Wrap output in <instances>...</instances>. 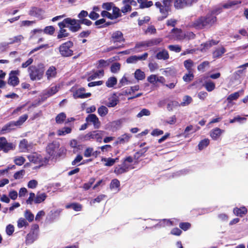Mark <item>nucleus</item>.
I'll return each mask as SVG.
<instances>
[{
  "mask_svg": "<svg viewBox=\"0 0 248 248\" xmlns=\"http://www.w3.org/2000/svg\"><path fill=\"white\" fill-rule=\"evenodd\" d=\"M174 7L176 9H182L187 7L186 0H174Z\"/></svg>",
  "mask_w": 248,
  "mask_h": 248,
  "instance_id": "obj_24",
  "label": "nucleus"
},
{
  "mask_svg": "<svg viewBox=\"0 0 248 248\" xmlns=\"http://www.w3.org/2000/svg\"><path fill=\"white\" fill-rule=\"evenodd\" d=\"M222 8H218L213 10L210 14L207 15L205 16H201L188 25L189 27L196 29L201 30L205 28L210 27L217 21V18L215 15L220 13Z\"/></svg>",
  "mask_w": 248,
  "mask_h": 248,
  "instance_id": "obj_1",
  "label": "nucleus"
},
{
  "mask_svg": "<svg viewBox=\"0 0 248 248\" xmlns=\"http://www.w3.org/2000/svg\"><path fill=\"white\" fill-rule=\"evenodd\" d=\"M209 64V62L208 61H204L198 66V70L199 71L203 72L204 71L205 68L208 66Z\"/></svg>",
  "mask_w": 248,
  "mask_h": 248,
  "instance_id": "obj_60",
  "label": "nucleus"
},
{
  "mask_svg": "<svg viewBox=\"0 0 248 248\" xmlns=\"http://www.w3.org/2000/svg\"><path fill=\"white\" fill-rule=\"evenodd\" d=\"M46 75L48 80L55 78L57 75V69L54 66H50L46 72Z\"/></svg>",
  "mask_w": 248,
  "mask_h": 248,
  "instance_id": "obj_17",
  "label": "nucleus"
},
{
  "mask_svg": "<svg viewBox=\"0 0 248 248\" xmlns=\"http://www.w3.org/2000/svg\"><path fill=\"white\" fill-rule=\"evenodd\" d=\"M112 20L115 19L122 16L121 10L115 5L112 8Z\"/></svg>",
  "mask_w": 248,
  "mask_h": 248,
  "instance_id": "obj_35",
  "label": "nucleus"
},
{
  "mask_svg": "<svg viewBox=\"0 0 248 248\" xmlns=\"http://www.w3.org/2000/svg\"><path fill=\"white\" fill-rule=\"evenodd\" d=\"M28 225L27 222L23 218H20L18 219L17 222V226L18 228H21L23 226H26Z\"/></svg>",
  "mask_w": 248,
  "mask_h": 248,
  "instance_id": "obj_63",
  "label": "nucleus"
},
{
  "mask_svg": "<svg viewBox=\"0 0 248 248\" xmlns=\"http://www.w3.org/2000/svg\"><path fill=\"white\" fill-rule=\"evenodd\" d=\"M131 137V135L125 133L118 137L115 144L117 145L118 144H124L125 143L128 142Z\"/></svg>",
  "mask_w": 248,
  "mask_h": 248,
  "instance_id": "obj_19",
  "label": "nucleus"
},
{
  "mask_svg": "<svg viewBox=\"0 0 248 248\" xmlns=\"http://www.w3.org/2000/svg\"><path fill=\"white\" fill-rule=\"evenodd\" d=\"M223 132L224 130L216 127L211 131L210 135L213 140H217Z\"/></svg>",
  "mask_w": 248,
  "mask_h": 248,
  "instance_id": "obj_20",
  "label": "nucleus"
},
{
  "mask_svg": "<svg viewBox=\"0 0 248 248\" xmlns=\"http://www.w3.org/2000/svg\"><path fill=\"white\" fill-rule=\"evenodd\" d=\"M44 71V66L42 63H40L37 66H30L28 69L30 79L33 81L41 79L43 77Z\"/></svg>",
  "mask_w": 248,
  "mask_h": 248,
  "instance_id": "obj_2",
  "label": "nucleus"
},
{
  "mask_svg": "<svg viewBox=\"0 0 248 248\" xmlns=\"http://www.w3.org/2000/svg\"><path fill=\"white\" fill-rule=\"evenodd\" d=\"M25 159L23 156H18L14 160L15 164L18 166H21L24 164Z\"/></svg>",
  "mask_w": 248,
  "mask_h": 248,
  "instance_id": "obj_59",
  "label": "nucleus"
},
{
  "mask_svg": "<svg viewBox=\"0 0 248 248\" xmlns=\"http://www.w3.org/2000/svg\"><path fill=\"white\" fill-rule=\"evenodd\" d=\"M42 10L36 7H32L30 11L29 14L31 16L40 18L42 16Z\"/></svg>",
  "mask_w": 248,
  "mask_h": 248,
  "instance_id": "obj_27",
  "label": "nucleus"
},
{
  "mask_svg": "<svg viewBox=\"0 0 248 248\" xmlns=\"http://www.w3.org/2000/svg\"><path fill=\"white\" fill-rule=\"evenodd\" d=\"M119 102V100L116 97H112L109 99L108 102L107 103L106 105L108 107H115Z\"/></svg>",
  "mask_w": 248,
  "mask_h": 248,
  "instance_id": "obj_39",
  "label": "nucleus"
},
{
  "mask_svg": "<svg viewBox=\"0 0 248 248\" xmlns=\"http://www.w3.org/2000/svg\"><path fill=\"white\" fill-rule=\"evenodd\" d=\"M121 65L118 62H115L113 63L110 67L111 72L113 73H117L120 69Z\"/></svg>",
  "mask_w": 248,
  "mask_h": 248,
  "instance_id": "obj_50",
  "label": "nucleus"
},
{
  "mask_svg": "<svg viewBox=\"0 0 248 248\" xmlns=\"http://www.w3.org/2000/svg\"><path fill=\"white\" fill-rule=\"evenodd\" d=\"M243 91L241 90L237 92H235L232 94L229 95L227 98V100L229 103H231L233 100H236L237 99L239 98L241 93H243Z\"/></svg>",
  "mask_w": 248,
  "mask_h": 248,
  "instance_id": "obj_30",
  "label": "nucleus"
},
{
  "mask_svg": "<svg viewBox=\"0 0 248 248\" xmlns=\"http://www.w3.org/2000/svg\"><path fill=\"white\" fill-rule=\"evenodd\" d=\"M241 3V1L229 0L226 3L222 5V7L225 9H229L232 7L233 6L236 5Z\"/></svg>",
  "mask_w": 248,
  "mask_h": 248,
  "instance_id": "obj_32",
  "label": "nucleus"
},
{
  "mask_svg": "<svg viewBox=\"0 0 248 248\" xmlns=\"http://www.w3.org/2000/svg\"><path fill=\"white\" fill-rule=\"evenodd\" d=\"M18 126L16 125L15 121H11L9 123L5 124L2 128V131H8L9 132L12 130L15 129V127Z\"/></svg>",
  "mask_w": 248,
  "mask_h": 248,
  "instance_id": "obj_28",
  "label": "nucleus"
},
{
  "mask_svg": "<svg viewBox=\"0 0 248 248\" xmlns=\"http://www.w3.org/2000/svg\"><path fill=\"white\" fill-rule=\"evenodd\" d=\"M25 217L29 221L31 222L34 218V215L28 210L25 212Z\"/></svg>",
  "mask_w": 248,
  "mask_h": 248,
  "instance_id": "obj_56",
  "label": "nucleus"
},
{
  "mask_svg": "<svg viewBox=\"0 0 248 248\" xmlns=\"http://www.w3.org/2000/svg\"><path fill=\"white\" fill-rule=\"evenodd\" d=\"M66 115L63 112L59 114L56 117L55 120L57 124H62L66 119Z\"/></svg>",
  "mask_w": 248,
  "mask_h": 248,
  "instance_id": "obj_45",
  "label": "nucleus"
},
{
  "mask_svg": "<svg viewBox=\"0 0 248 248\" xmlns=\"http://www.w3.org/2000/svg\"><path fill=\"white\" fill-rule=\"evenodd\" d=\"M151 115L150 111L147 108L142 109L137 115L138 118H141L143 116H148Z\"/></svg>",
  "mask_w": 248,
  "mask_h": 248,
  "instance_id": "obj_46",
  "label": "nucleus"
},
{
  "mask_svg": "<svg viewBox=\"0 0 248 248\" xmlns=\"http://www.w3.org/2000/svg\"><path fill=\"white\" fill-rule=\"evenodd\" d=\"M71 129L70 127H65L63 128L60 129L58 131V134L59 136L65 135L67 134L71 133Z\"/></svg>",
  "mask_w": 248,
  "mask_h": 248,
  "instance_id": "obj_48",
  "label": "nucleus"
},
{
  "mask_svg": "<svg viewBox=\"0 0 248 248\" xmlns=\"http://www.w3.org/2000/svg\"><path fill=\"white\" fill-rule=\"evenodd\" d=\"M194 78V75L192 73V72H188V74H185L183 77V79L185 82H190L193 80Z\"/></svg>",
  "mask_w": 248,
  "mask_h": 248,
  "instance_id": "obj_52",
  "label": "nucleus"
},
{
  "mask_svg": "<svg viewBox=\"0 0 248 248\" xmlns=\"http://www.w3.org/2000/svg\"><path fill=\"white\" fill-rule=\"evenodd\" d=\"M137 1L140 4L139 8L140 9L149 8L153 5L152 1H147V0H137Z\"/></svg>",
  "mask_w": 248,
  "mask_h": 248,
  "instance_id": "obj_29",
  "label": "nucleus"
},
{
  "mask_svg": "<svg viewBox=\"0 0 248 248\" xmlns=\"http://www.w3.org/2000/svg\"><path fill=\"white\" fill-rule=\"evenodd\" d=\"M55 31V28L52 26H49L46 27L44 30V32L49 34L52 35L54 33Z\"/></svg>",
  "mask_w": 248,
  "mask_h": 248,
  "instance_id": "obj_53",
  "label": "nucleus"
},
{
  "mask_svg": "<svg viewBox=\"0 0 248 248\" xmlns=\"http://www.w3.org/2000/svg\"><path fill=\"white\" fill-rule=\"evenodd\" d=\"M59 91V87L54 86L50 87L44 91L43 93V96L44 97L47 98L55 94Z\"/></svg>",
  "mask_w": 248,
  "mask_h": 248,
  "instance_id": "obj_18",
  "label": "nucleus"
},
{
  "mask_svg": "<svg viewBox=\"0 0 248 248\" xmlns=\"http://www.w3.org/2000/svg\"><path fill=\"white\" fill-rule=\"evenodd\" d=\"M46 197H47L46 194L45 193H38L36 194V197L35 196L34 202L35 203H41L42 202H44L46 200Z\"/></svg>",
  "mask_w": 248,
  "mask_h": 248,
  "instance_id": "obj_31",
  "label": "nucleus"
},
{
  "mask_svg": "<svg viewBox=\"0 0 248 248\" xmlns=\"http://www.w3.org/2000/svg\"><path fill=\"white\" fill-rule=\"evenodd\" d=\"M24 174L25 170H21L16 172L14 175V177L15 179H19L22 178Z\"/></svg>",
  "mask_w": 248,
  "mask_h": 248,
  "instance_id": "obj_57",
  "label": "nucleus"
},
{
  "mask_svg": "<svg viewBox=\"0 0 248 248\" xmlns=\"http://www.w3.org/2000/svg\"><path fill=\"white\" fill-rule=\"evenodd\" d=\"M118 160V158H102V161L106 162L105 164V166H112L114 163L117 162Z\"/></svg>",
  "mask_w": 248,
  "mask_h": 248,
  "instance_id": "obj_36",
  "label": "nucleus"
},
{
  "mask_svg": "<svg viewBox=\"0 0 248 248\" xmlns=\"http://www.w3.org/2000/svg\"><path fill=\"white\" fill-rule=\"evenodd\" d=\"M225 52L226 49L223 46L217 48L213 53V56L214 58H220Z\"/></svg>",
  "mask_w": 248,
  "mask_h": 248,
  "instance_id": "obj_25",
  "label": "nucleus"
},
{
  "mask_svg": "<svg viewBox=\"0 0 248 248\" xmlns=\"http://www.w3.org/2000/svg\"><path fill=\"white\" fill-rule=\"evenodd\" d=\"M233 213L236 216L242 217L247 214V209L245 206L241 207L240 208L236 207L233 209Z\"/></svg>",
  "mask_w": 248,
  "mask_h": 248,
  "instance_id": "obj_23",
  "label": "nucleus"
},
{
  "mask_svg": "<svg viewBox=\"0 0 248 248\" xmlns=\"http://www.w3.org/2000/svg\"><path fill=\"white\" fill-rule=\"evenodd\" d=\"M108 108L104 106H101L97 110L98 113L101 117L105 116L108 113Z\"/></svg>",
  "mask_w": 248,
  "mask_h": 248,
  "instance_id": "obj_41",
  "label": "nucleus"
},
{
  "mask_svg": "<svg viewBox=\"0 0 248 248\" xmlns=\"http://www.w3.org/2000/svg\"><path fill=\"white\" fill-rule=\"evenodd\" d=\"M171 32L173 33V38L176 40H182L185 39L184 33L182 30L178 28H173Z\"/></svg>",
  "mask_w": 248,
  "mask_h": 248,
  "instance_id": "obj_16",
  "label": "nucleus"
},
{
  "mask_svg": "<svg viewBox=\"0 0 248 248\" xmlns=\"http://www.w3.org/2000/svg\"><path fill=\"white\" fill-rule=\"evenodd\" d=\"M247 67H248V62L238 66V68H243V69L238 70L233 73V76L234 77L235 79H236L240 78L241 77V75L243 73Z\"/></svg>",
  "mask_w": 248,
  "mask_h": 248,
  "instance_id": "obj_26",
  "label": "nucleus"
},
{
  "mask_svg": "<svg viewBox=\"0 0 248 248\" xmlns=\"http://www.w3.org/2000/svg\"><path fill=\"white\" fill-rule=\"evenodd\" d=\"M168 48L170 51L177 53L180 52L181 50V47L179 45H169L168 46Z\"/></svg>",
  "mask_w": 248,
  "mask_h": 248,
  "instance_id": "obj_58",
  "label": "nucleus"
},
{
  "mask_svg": "<svg viewBox=\"0 0 248 248\" xmlns=\"http://www.w3.org/2000/svg\"><path fill=\"white\" fill-rule=\"evenodd\" d=\"M27 157L31 162L35 164H38L39 166H42L47 163L49 160V157H43L41 155L36 153L30 154Z\"/></svg>",
  "mask_w": 248,
  "mask_h": 248,
  "instance_id": "obj_3",
  "label": "nucleus"
},
{
  "mask_svg": "<svg viewBox=\"0 0 248 248\" xmlns=\"http://www.w3.org/2000/svg\"><path fill=\"white\" fill-rule=\"evenodd\" d=\"M24 37L21 35H19L9 39L10 42L6 44V46L12 45L14 43H18L23 40Z\"/></svg>",
  "mask_w": 248,
  "mask_h": 248,
  "instance_id": "obj_34",
  "label": "nucleus"
},
{
  "mask_svg": "<svg viewBox=\"0 0 248 248\" xmlns=\"http://www.w3.org/2000/svg\"><path fill=\"white\" fill-rule=\"evenodd\" d=\"M210 140L208 139H205L202 140L198 144V148L200 150H202L205 148L209 144Z\"/></svg>",
  "mask_w": 248,
  "mask_h": 248,
  "instance_id": "obj_40",
  "label": "nucleus"
},
{
  "mask_svg": "<svg viewBox=\"0 0 248 248\" xmlns=\"http://www.w3.org/2000/svg\"><path fill=\"white\" fill-rule=\"evenodd\" d=\"M192 101V98L186 95L184 97L183 101L181 103L180 105L181 106H186L188 105Z\"/></svg>",
  "mask_w": 248,
  "mask_h": 248,
  "instance_id": "obj_47",
  "label": "nucleus"
},
{
  "mask_svg": "<svg viewBox=\"0 0 248 248\" xmlns=\"http://www.w3.org/2000/svg\"><path fill=\"white\" fill-rule=\"evenodd\" d=\"M204 86L208 92H212L215 88V84L212 81L205 82Z\"/></svg>",
  "mask_w": 248,
  "mask_h": 248,
  "instance_id": "obj_43",
  "label": "nucleus"
},
{
  "mask_svg": "<svg viewBox=\"0 0 248 248\" xmlns=\"http://www.w3.org/2000/svg\"><path fill=\"white\" fill-rule=\"evenodd\" d=\"M68 28L73 32H75L81 29V27L78 20L68 17L67 21Z\"/></svg>",
  "mask_w": 248,
  "mask_h": 248,
  "instance_id": "obj_8",
  "label": "nucleus"
},
{
  "mask_svg": "<svg viewBox=\"0 0 248 248\" xmlns=\"http://www.w3.org/2000/svg\"><path fill=\"white\" fill-rule=\"evenodd\" d=\"M38 185V182L35 180H31L28 183V187L30 188H35Z\"/></svg>",
  "mask_w": 248,
  "mask_h": 248,
  "instance_id": "obj_64",
  "label": "nucleus"
},
{
  "mask_svg": "<svg viewBox=\"0 0 248 248\" xmlns=\"http://www.w3.org/2000/svg\"><path fill=\"white\" fill-rule=\"evenodd\" d=\"M122 3L124 4V6L121 8V12L124 14H126L132 10V7L130 6L127 0H123Z\"/></svg>",
  "mask_w": 248,
  "mask_h": 248,
  "instance_id": "obj_33",
  "label": "nucleus"
},
{
  "mask_svg": "<svg viewBox=\"0 0 248 248\" xmlns=\"http://www.w3.org/2000/svg\"><path fill=\"white\" fill-rule=\"evenodd\" d=\"M120 184L119 181L117 179H113L110 184V188L113 189L115 188H118L120 186Z\"/></svg>",
  "mask_w": 248,
  "mask_h": 248,
  "instance_id": "obj_54",
  "label": "nucleus"
},
{
  "mask_svg": "<svg viewBox=\"0 0 248 248\" xmlns=\"http://www.w3.org/2000/svg\"><path fill=\"white\" fill-rule=\"evenodd\" d=\"M104 132L102 131H93L88 133L84 136V140H89L92 139L101 142L104 135Z\"/></svg>",
  "mask_w": 248,
  "mask_h": 248,
  "instance_id": "obj_6",
  "label": "nucleus"
},
{
  "mask_svg": "<svg viewBox=\"0 0 248 248\" xmlns=\"http://www.w3.org/2000/svg\"><path fill=\"white\" fill-rule=\"evenodd\" d=\"M73 43L69 41L62 44L59 46V52L62 57H70L73 55V51L70 48L73 46Z\"/></svg>",
  "mask_w": 248,
  "mask_h": 248,
  "instance_id": "obj_4",
  "label": "nucleus"
},
{
  "mask_svg": "<svg viewBox=\"0 0 248 248\" xmlns=\"http://www.w3.org/2000/svg\"><path fill=\"white\" fill-rule=\"evenodd\" d=\"M65 207L67 209L72 208L76 211H79L81 210L82 206L81 204L78 203H72L66 205Z\"/></svg>",
  "mask_w": 248,
  "mask_h": 248,
  "instance_id": "obj_38",
  "label": "nucleus"
},
{
  "mask_svg": "<svg viewBox=\"0 0 248 248\" xmlns=\"http://www.w3.org/2000/svg\"><path fill=\"white\" fill-rule=\"evenodd\" d=\"M86 121L88 123H92L95 128H98L100 127V122L95 114H90L88 115L86 118Z\"/></svg>",
  "mask_w": 248,
  "mask_h": 248,
  "instance_id": "obj_14",
  "label": "nucleus"
},
{
  "mask_svg": "<svg viewBox=\"0 0 248 248\" xmlns=\"http://www.w3.org/2000/svg\"><path fill=\"white\" fill-rule=\"evenodd\" d=\"M172 2V0H162V9L161 10V14L163 16L158 17L159 20H162L168 16L169 12L171 11Z\"/></svg>",
  "mask_w": 248,
  "mask_h": 248,
  "instance_id": "obj_5",
  "label": "nucleus"
},
{
  "mask_svg": "<svg viewBox=\"0 0 248 248\" xmlns=\"http://www.w3.org/2000/svg\"><path fill=\"white\" fill-rule=\"evenodd\" d=\"M156 58L158 60H168L169 58V55L168 51L164 49L162 50L159 51L156 54Z\"/></svg>",
  "mask_w": 248,
  "mask_h": 248,
  "instance_id": "obj_22",
  "label": "nucleus"
},
{
  "mask_svg": "<svg viewBox=\"0 0 248 248\" xmlns=\"http://www.w3.org/2000/svg\"><path fill=\"white\" fill-rule=\"evenodd\" d=\"M33 147V143L32 142H29L26 139H23L21 140L19 144V149L22 152L31 151Z\"/></svg>",
  "mask_w": 248,
  "mask_h": 248,
  "instance_id": "obj_10",
  "label": "nucleus"
},
{
  "mask_svg": "<svg viewBox=\"0 0 248 248\" xmlns=\"http://www.w3.org/2000/svg\"><path fill=\"white\" fill-rule=\"evenodd\" d=\"M125 39L124 37L123 33L119 31H117L112 32L111 35L110 42L114 44L119 43H124Z\"/></svg>",
  "mask_w": 248,
  "mask_h": 248,
  "instance_id": "obj_9",
  "label": "nucleus"
},
{
  "mask_svg": "<svg viewBox=\"0 0 248 248\" xmlns=\"http://www.w3.org/2000/svg\"><path fill=\"white\" fill-rule=\"evenodd\" d=\"M14 232V227L12 224H9L6 228V232L7 235H11Z\"/></svg>",
  "mask_w": 248,
  "mask_h": 248,
  "instance_id": "obj_61",
  "label": "nucleus"
},
{
  "mask_svg": "<svg viewBox=\"0 0 248 248\" xmlns=\"http://www.w3.org/2000/svg\"><path fill=\"white\" fill-rule=\"evenodd\" d=\"M59 147V142L54 141L48 144L46 148V151L50 156H53L55 154L56 151Z\"/></svg>",
  "mask_w": 248,
  "mask_h": 248,
  "instance_id": "obj_11",
  "label": "nucleus"
},
{
  "mask_svg": "<svg viewBox=\"0 0 248 248\" xmlns=\"http://www.w3.org/2000/svg\"><path fill=\"white\" fill-rule=\"evenodd\" d=\"M184 65L188 72H192V67L194 65V62L191 60L188 59L185 60L184 62Z\"/></svg>",
  "mask_w": 248,
  "mask_h": 248,
  "instance_id": "obj_37",
  "label": "nucleus"
},
{
  "mask_svg": "<svg viewBox=\"0 0 248 248\" xmlns=\"http://www.w3.org/2000/svg\"><path fill=\"white\" fill-rule=\"evenodd\" d=\"M69 34L68 33L65 29H60L58 35V39H61L62 38H64L68 37Z\"/></svg>",
  "mask_w": 248,
  "mask_h": 248,
  "instance_id": "obj_49",
  "label": "nucleus"
},
{
  "mask_svg": "<svg viewBox=\"0 0 248 248\" xmlns=\"http://www.w3.org/2000/svg\"><path fill=\"white\" fill-rule=\"evenodd\" d=\"M28 118V115L27 114H24L21 116H20L18 120L16 122V125L18 126H20L22 125L24 122H25Z\"/></svg>",
  "mask_w": 248,
  "mask_h": 248,
  "instance_id": "obj_51",
  "label": "nucleus"
},
{
  "mask_svg": "<svg viewBox=\"0 0 248 248\" xmlns=\"http://www.w3.org/2000/svg\"><path fill=\"white\" fill-rule=\"evenodd\" d=\"M130 165L123 162L121 165L117 166L114 170V172L117 174H120L127 172L129 169Z\"/></svg>",
  "mask_w": 248,
  "mask_h": 248,
  "instance_id": "obj_15",
  "label": "nucleus"
},
{
  "mask_svg": "<svg viewBox=\"0 0 248 248\" xmlns=\"http://www.w3.org/2000/svg\"><path fill=\"white\" fill-rule=\"evenodd\" d=\"M134 74L135 78L139 80H142L145 77L144 73L140 69L136 70Z\"/></svg>",
  "mask_w": 248,
  "mask_h": 248,
  "instance_id": "obj_44",
  "label": "nucleus"
},
{
  "mask_svg": "<svg viewBox=\"0 0 248 248\" xmlns=\"http://www.w3.org/2000/svg\"><path fill=\"white\" fill-rule=\"evenodd\" d=\"M37 232L34 230L28 233L26 236V242L27 244H32L37 238Z\"/></svg>",
  "mask_w": 248,
  "mask_h": 248,
  "instance_id": "obj_21",
  "label": "nucleus"
},
{
  "mask_svg": "<svg viewBox=\"0 0 248 248\" xmlns=\"http://www.w3.org/2000/svg\"><path fill=\"white\" fill-rule=\"evenodd\" d=\"M89 16L87 11L85 10H82L78 15V20L86 18V17Z\"/></svg>",
  "mask_w": 248,
  "mask_h": 248,
  "instance_id": "obj_62",
  "label": "nucleus"
},
{
  "mask_svg": "<svg viewBox=\"0 0 248 248\" xmlns=\"http://www.w3.org/2000/svg\"><path fill=\"white\" fill-rule=\"evenodd\" d=\"M117 83V79L115 77H110L106 82V85L108 87L111 88Z\"/></svg>",
  "mask_w": 248,
  "mask_h": 248,
  "instance_id": "obj_42",
  "label": "nucleus"
},
{
  "mask_svg": "<svg viewBox=\"0 0 248 248\" xmlns=\"http://www.w3.org/2000/svg\"><path fill=\"white\" fill-rule=\"evenodd\" d=\"M19 71H12L9 74V78L8 79V84L13 86H16L18 84L19 81L18 78L16 76L18 75Z\"/></svg>",
  "mask_w": 248,
  "mask_h": 248,
  "instance_id": "obj_12",
  "label": "nucleus"
},
{
  "mask_svg": "<svg viewBox=\"0 0 248 248\" xmlns=\"http://www.w3.org/2000/svg\"><path fill=\"white\" fill-rule=\"evenodd\" d=\"M16 145L11 142H8L5 137H0V151L7 153L15 149Z\"/></svg>",
  "mask_w": 248,
  "mask_h": 248,
  "instance_id": "obj_7",
  "label": "nucleus"
},
{
  "mask_svg": "<svg viewBox=\"0 0 248 248\" xmlns=\"http://www.w3.org/2000/svg\"><path fill=\"white\" fill-rule=\"evenodd\" d=\"M114 6V4L113 2H106L102 4V8L106 10L105 11H110Z\"/></svg>",
  "mask_w": 248,
  "mask_h": 248,
  "instance_id": "obj_55",
  "label": "nucleus"
},
{
  "mask_svg": "<svg viewBox=\"0 0 248 248\" xmlns=\"http://www.w3.org/2000/svg\"><path fill=\"white\" fill-rule=\"evenodd\" d=\"M85 89L84 88H80L77 89L73 94L75 98H86L90 97L91 93H85Z\"/></svg>",
  "mask_w": 248,
  "mask_h": 248,
  "instance_id": "obj_13",
  "label": "nucleus"
}]
</instances>
